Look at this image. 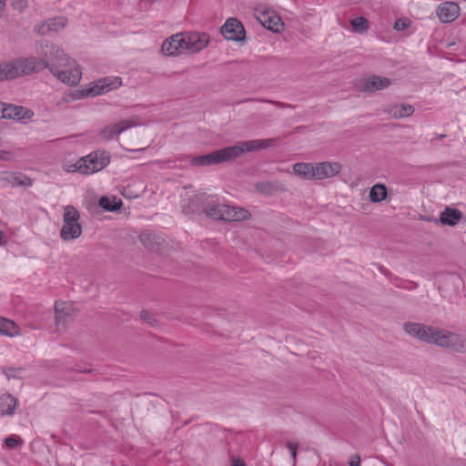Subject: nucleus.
Here are the masks:
<instances>
[{"instance_id":"f257e3e1","label":"nucleus","mask_w":466,"mask_h":466,"mask_svg":"<svg viewBox=\"0 0 466 466\" xmlns=\"http://www.w3.org/2000/svg\"><path fill=\"white\" fill-rule=\"evenodd\" d=\"M405 331L420 340L433 343L453 350L466 352V338L446 329L426 326L420 323H406Z\"/></svg>"},{"instance_id":"f03ea898","label":"nucleus","mask_w":466,"mask_h":466,"mask_svg":"<svg viewBox=\"0 0 466 466\" xmlns=\"http://www.w3.org/2000/svg\"><path fill=\"white\" fill-rule=\"evenodd\" d=\"M44 55L46 56L47 67L60 81L71 86L78 84L82 76L81 69L61 48L53 44H46Z\"/></svg>"},{"instance_id":"7ed1b4c3","label":"nucleus","mask_w":466,"mask_h":466,"mask_svg":"<svg viewBox=\"0 0 466 466\" xmlns=\"http://www.w3.org/2000/svg\"><path fill=\"white\" fill-rule=\"evenodd\" d=\"M270 145L269 140L241 141L234 146L216 150L207 155L196 157L191 159L193 166H208L218 164L236 158L245 152H249Z\"/></svg>"},{"instance_id":"20e7f679","label":"nucleus","mask_w":466,"mask_h":466,"mask_svg":"<svg viewBox=\"0 0 466 466\" xmlns=\"http://www.w3.org/2000/svg\"><path fill=\"white\" fill-rule=\"evenodd\" d=\"M42 58L35 57H18L7 62H4V71L6 73L7 80L29 75L47 67L48 63L45 56V46H42Z\"/></svg>"},{"instance_id":"39448f33","label":"nucleus","mask_w":466,"mask_h":466,"mask_svg":"<svg viewBox=\"0 0 466 466\" xmlns=\"http://www.w3.org/2000/svg\"><path fill=\"white\" fill-rule=\"evenodd\" d=\"M122 86L118 76H106L89 83L84 88L72 91L68 96L72 100H80L86 97H94L115 90Z\"/></svg>"},{"instance_id":"423d86ee","label":"nucleus","mask_w":466,"mask_h":466,"mask_svg":"<svg viewBox=\"0 0 466 466\" xmlns=\"http://www.w3.org/2000/svg\"><path fill=\"white\" fill-rule=\"evenodd\" d=\"M208 207L204 209L207 215L214 219L228 221H240L248 219L250 213L241 208L229 206L223 203H216L213 197L208 198Z\"/></svg>"},{"instance_id":"0eeeda50","label":"nucleus","mask_w":466,"mask_h":466,"mask_svg":"<svg viewBox=\"0 0 466 466\" xmlns=\"http://www.w3.org/2000/svg\"><path fill=\"white\" fill-rule=\"evenodd\" d=\"M79 211L71 205L64 208L63 226L60 230V237L65 241L78 238L82 234V227L79 223Z\"/></svg>"},{"instance_id":"6e6552de","label":"nucleus","mask_w":466,"mask_h":466,"mask_svg":"<svg viewBox=\"0 0 466 466\" xmlns=\"http://www.w3.org/2000/svg\"><path fill=\"white\" fill-rule=\"evenodd\" d=\"M110 162V156L107 151H94L86 157L79 158L81 174L92 175L102 170Z\"/></svg>"},{"instance_id":"1a4fd4ad","label":"nucleus","mask_w":466,"mask_h":466,"mask_svg":"<svg viewBox=\"0 0 466 466\" xmlns=\"http://www.w3.org/2000/svg\"><path fill=\"white\" fill-rule=\"evenodd\" d=\"M55 312L57 329H61L74 319L76 309L74 302L59 301L56 302Z\"/></svg>"},{"instance_id":"9d476101","label":"nucleus","mask_w":466,"mask_h":466,"mask_svg":"<svg viewBox=\"0 0 466 466\" xmlns=\"http://www.w3.org/2000/svg\"><path fill=\"white\" fill-rule=\"evenodd\" d=\"M221 34L228 40L241 41L245 39V29L241 22L236 18H228L220 29Z\"/></svg>"},{"instance_id":"9b49d317","label":"nucleus","mask_w":466,"mask_h":466,"mask_svg":"<svg viewBox=\"0 0 466 466\" xmlns=\"http://www.w3.org/2000/svg\"><path fill=\"white\" fill-rule=\"evenodd\" d=\"M34 116V112L26 107L3 103L1 117L13 120H25Z\"/></svg>"},{"instance_id":"f8f14e48","label":"nucleus","mask_w":466,"mask_h":466,"mask_svg":"<svg viewBox=\"0 0 466 466\" xmlns=\"http://www.w3.org/2000/svg\"><path fill=\"white\" fill-rule=\"evenodd\" d=\"M137 125V123L134 119H125L116 124L107 125L100 130L99 137L103 140H110Z\"/></svg>"},{"instance_id":"ddd939ff","label":"nucleus","mask_w":466,"mask_h":466,"mask_svg":"<svg viewBox=\"0 0 466 466\" xmlns=\"http://www.w3.org/2000/svg\"><path fill=\"white\" fill-rule=\"evenodd\" d=\"M187 54L198 53L206 48L209 43V36L206 33L187 32Z\"/></svg>"},{"instance_id":"4468645a","label":"nucleus","mask_w":466,"mask_h":466,"mask_svg":"<svg viewBox=\"0 0 466 466\" xmlns=\"http://www.w3.org/2000/svg\"><path fill=\"white\" fill-rule=\"evenodd\" d=\"M461 8L454 2H444L439 5L437 15L442 23H451L456 20L460 15Z\"/></svg>"},{"instance_id":"2eb2a0df","label":"nucleus","mask_w":466,"mask_h":466,"mask_svg":"<svg viewBox=\"0 0 466 466\" xmlns=\"http://www.w3.org/2000/svg\"><path fill=\"white\" fill-rule=\"evenodd\" d=\"M258 19L264 27L273 32H279L283 28L280 17L272 10L258 13Z\"/></svg>"},{"instance_id":"dca6fc26","label":"nucleus","mask_w":466,"mask_h":466,"mask_svg":"<svg viewBox=\"0 0 466 466\" xmlns=\"http://www.w3.org/2000/svg\"><path fill=\"white\" fill-rule=\"evenodd\" d=\"M341 170V165L339 162H320L315 164V179L329 178Z\"/></svg>"},{"instance_id":"f3484780","label":"nucleus","mask_w":466,"mask_h":466,"mask_svg":"<svg viewBox=\"0 0 466 466\" xmlns=\"http://www.w3.org/2000/svg\"><path fill=\"white\" fill-rule=\"evenodd\" d=\"M67 19L65 16H56L46 20L36 25L35 29L38 34L46 35L51 32H58L66 26Z\"/></svg>"},{"instance_id":"a211bd4d","label":"nucleus","mask_w":466,"mask_h":466,"mask_svg":"<svg viewBox=\"0 0 466 466\" xmlns=\"http://www.w3.org/2000/svg\"><path fill=\"white\" fill-rule=\"evenodd\" d=\"M390 80L387 77L371 76L360 81V88L363 91L373 92L388 87Z\"/></svg>"},{"instance_id":"6ab92c4d","label":"nucleus","mask_w":466,"mask_h":466,"mask_svg":"<svg viewBox=\"0 0 466 466\" xmlns=\"http://www.w3.org/2000/svg\"><path fill=\"white\" fill-rule=\"evenodd\" d=\"M388 113L394 118H402L411 116L414 113V107L411 105L393 104L389 106Z\"/></svg>"},{"instance_id":"aec40b11","label":"nucleus","mask_w":466,"mask_h":466,"mask_svg":"<svg viewBox=\"0 0 466 466\" xmlns=\"http://www.w3.org/2000/svg\"><path fill=\"white\" fill-rule=\"evenodd\" d=\"M20 334L18 325L11 319L0 317V335L6 337H16Z\"/></svg>"},{"instance_id":"412c9836","label":"nucleus","mask_w":466,"mask_h":466,"mask_svg":"<svg viewBox=\"0 0 466 466\" xmlns=\"http://www.w3.org/2000/svg\"><path fill=\"white\" fill-rule=\"evenodd\" d=\"M293 172L304 179H315V164L296 163L293 166Z\"/></svg>"},{"instance_id":"4be33fe9","label":"nucleus","mask_w":466,"mask_h":466,"mask_svg":"<svg viewBox=\"0 0 466 466\" xmlns=\"http://www.w3.org/2000/svg\"><path fill=\"white\" fill-rule=\"evenodd\" d=\"M462 214L460 210L447 208L441 212L440 220L443 225L455 226L461 218Z\"/></svg>"},{"instance_id":"5701e85b","label":"nucleus","mask_w":466,"mask_h":466,"mask_svg":"<svg viewBox=\"0 0 466 466\" xmlns=\"http://www.w3.org/2000/svg\"><path fill=\"white\" fill-rule=\"evenodd\" d=\"M17 400L10 394L0 397V412L2 415H12L16 408Z\"/></svg>"},{"instance_id":"b1692460","label":"nucleus","mask_w":466,"mask_h":466,"mask_svg":"<svg viewBox=\"0 0 466 466\" xmlns=\"http://www.w3.org/2000/svg\"><path fill=\"white\" fill-rule=\"evenodd\" d=\"M178 46L179 43L177 41L176 35H172L169 38H167L161 46V50L163 54L167 56H178Z\"/></svg>"},{"instance_id":"393cba45","label":"nucleus","mask_w":466,"mask_h":466,"mask_svg":"<svg viewBox=\"0 0 466 466\" xmlns=\"http://www.w3.org/2000/svg\"><path fill=\"white\" fill-rule=\"evenodd\" d=\"M99 205L106 211H115L121 208L122 201L116 197H101L99 199Z\"/></svg>"},{"instance_id":"a878e982","label":"nucleus","mask_w":466,"mask_h":466,"mask_svg":"<svg viewBox=\"0 0 466 466\" xmlns=\"http://www.w3.org/2000/svg\"><path fill=\"white\" fill-rule=\"evenodd\" d=\"M387 188L382 184L374 185L370 191V199L372 202H380L386 198Z\"/></svg>"},{"instance_id":"bb28decb","label":"nucleus","mask_w":466,"mask_h":466,"mask_svg":"<svg viewBox=\"0 0 466 466\" xmlns=\"http://www.w3.org/2000/svg\"><path fill=\"white\" fill-rule=\"evenodd\" d=\"M7 180L14 186L31 187L33 185V180L29 177L21 173L10 174Z\"/></svg>"},{"instance_id":"cd10ccee","label":"nucleus","mask_w":466,"mask_h":466,"mask_svg":"<svg viewBox=\"0 0 466 466\" xmlns=\"http://www.w3.org/2000/svg\"><path fill=\"white\" fill-rule=\"evenodd\" d=\"M354 31L359 34H363L369 29V21L364 16H358L350 21Z\"/></svg>"},{"instance_id":"c85d7f7f","label":"nucleus","mask_w":466,"mask_h":466,"mask_svg":"<svg viewBox=\"0 0 466 466\" xmlns=\"http://www.w3.org/2000/svg\"><path fill=\"white\" fill-rule=\"evenodd\" d=\"M177 41L179 43V55L187 54V41L186 33L176 34Z\"/></svg>"},{"instance_id":"c756f323","label":"nucleus","mask_w":466,"mask_h":466,"mask_svg":"<svg viewBox=\"0 0 466 466\" xmlns=\"http://www.w3.org/2000/svg\"><path fill=\"white\" fill-rule=\"evenodd\" d=\"M63 170L68 173H74L78 172L81 174V168L79 167V159L76 160L75 163H72L70 161H64L62 165Z\"/></svg>"},{"instance_id":"7c9ffc66","label":"nucleus","mask_w":466,"mask_h":466,"mask_svg":"<svg viewBox=\"0 0 466 466\" xmlns=\"http://www.w3.org/2000/svg\"><path fill=\"white\" fill-rule=\"evenodd\" d=\"M410 25V20L409 18H400L395 21L393 28L397 31H402L408 28Z\"/></svg>"},{"instance_id":"2f4dec72","label":"nucleus","mask_w":466,"mask_h":466,"mask_svg":"<svg viewBox=\"0 0 466 466\" xmlns=\"http://www.w3.org/2000/svg\"><path fill=\"white\" fill-rule=\"evenodd\" d=\"M20 441L21 440L15 435H11L5 440V443L9 449L15 448Z\"/></svg>"},{"instance_id":"473e14b6","label":"nucleus","mask_w":466,"mask_h":466,"mask_svg":"<svg viewBox=\"0 0 466 466\" xmlns=\"http://www.w3.org/2000/svg\"><path fill=\"white\" fill-rule=\"evenodd\" d=\"M155 238V237H154V236H151V235H149V234H142V235L140 236V240L144 243V245H145V246H147V247H148V248H153L152 244H151V241H150V238Z\"/></svg>"},{"instance_id":"72a5a7b5","label":"nucleus","mask_w":466,"mask_h":466,"mask_svg":"<svg viewBox=\"0 0 466 466\" xmlns=\"http://www.w3.org/2000/svg\"><path fill=\"white\" fill-rule=\"evenodd\" d=\"M360 457L359 455H354L351 457L350 461V466H360Z\"/></svg>"},{"instance_id":"f704fd0d","label":"nucleus","mask_w":466,"mask_h":466,"mask_svg":"<svg viewBox=\"0 0 466 466\" xmlns=\"http://www.w3.org/2000/svg\"><path fill=\"white\" fill-rule=\"evenodd\" d=\"M7 80L6 73L4 71V63L0 64V81Z\"/></svg>"},{"instance_id":"c9c22d12","label":"nucleus","mask_w":466,"mask_h":466,"mask_svg":"<svg viewBox=\"0 0 466 466\" xmlns=\"http://www.w3.org/2000/svg\"><path fill=\"white\" fill-rule=\"evenodd\" d=\"M288 446H289V449L291 451L292 458L295 460L296 456H297V451H296L297 447H296V445H294L293 443H289Z\"/></svg>"},{"instance_id":"e433bc0d","label":"nucleus","mask_w":466,"mask_h":466,"mask_svg":"<svg viewBox=\"0 0 466 466\" xmlns=\"http://www.w3.org/2000/svg\"><path fill=\"white\" fill-rule=\"evenodd\" d=\"M7 242L6 237L4 232L0 229V246L5 245Z\"/></svg>"},{"instance_id":"4c0bfd02","label":"nucleus","mask_w":466,"mask_h":466,"mask_svg":"<svg viewBox=\"0 0 466 466\" xmlns=\"http://www.w3.org/2000/svg\"><path fill=\"white\" fill-rule=\"evenodd\" d=\"M233 466H246L244 461L241 460H235L233 461Z\"/></svg>"},{"instance_id":"58836bf2","label":"nucleus","mask_w":466,"mask_h":466,"mask_svg":"<svg viewBox=\"0 0 466 466\" xmlns=\"http://www.w3.org/2000/svg\"><path fill=\"white\" fill-rule=\"evenodd\" d=\"M147 316H148V313H147V312L142 313V318L145 319L146 321L150 322V318Z\"/></svg>"},{"instance_id":"ea45409f","label":"nucleus","mask_w":466,"mask_h":466,"mask_svg":"<svg viewBox=\"0 0 466 466\" xmlns=\"http://www.w3.org/2000/svg\"><path fill=\"white\" fill-rule=\"evenodd\" d=\"M11 371H13V370H8V372H6V376H7V378H8V379H9L11 376H13V377L15 376V375L11 374Z\"/></svg>"}]
</instances>
